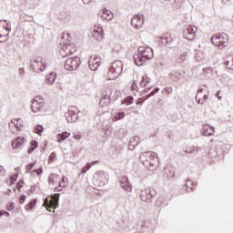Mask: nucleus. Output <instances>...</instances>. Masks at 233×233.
<instances>
[{
    "label": "nucleus",
    "instance_id": "f257e3e1",
    "mask_svg": "<svg viewBox=\"0 0 233 233\" xmlns=\"http://www.w3.org/2000/svg\"><path fill=\"white\" fill-rule=\"evenodd\" d=\"M48 183L52 187H55L56 192H61L62 188H65L68 185V178L57 174H51L48 178Z\"/></svg>",
    "mask_w": 233,
    "mask_h": 233
},
{
    "label": "nucleus",
    "instance_id": "f03ea898",
    "mask_svg": "<svg viewBox=\"0 0 233 233\" xmlns=\"http://www.w3.org/2000/svg\"><path fill=\"white\" fill-rule=\"evenodd\" d=\"M123 72V62L120 60H116L113 62L112 66L109 67L106 78L108 81H114V79H117L119 75Z\"/></svg>",
    "mask_w": 233,
    "mask_h": 233
},
{
    "label": "nucleus",
    "instance_id": "7ed1b4c3",
    "mask_svg": "<svg viewBox=\"0 0 233 233\" xmlns=\"http://www.w3.org/2000/svg\"><path fill=\"white\" fill-rule=\"evenodd\" d=\"M31 68H33L36 74H41V72L46 70V63L43 57L38 56L31 62Z\"/></svg>",
    "mask_w": 233,
    "mask_h": 233
},
{
    "label": "nucleus",
    "instance_id": "20e7f679",
    "mask_svg": "<svg viewBox=\"0 0 233 233\" xmlns=\"http://www.w3.org/2000/svg\"><path fill=\"white\" fill-rule=\"evenodd\" d=\"M211 43L218 48H223L227 46V43H228V38L225 34H217L211 37Z\"/></svg>",
    "mask_w": 233,
    "mask_h": 233
},
{
    "label": "nucleus",
    "instance_id": "39448f33",
    "mask_svg": "<svg viewBox=\"0 0 233 233\" xmlns=\"http://www.w3.org/2000/svg\"><path fill=\"white\" fill-rule=\"evenodd\" d=\"M59 204V195H53L51 197H47L44 202V205L48 210V212H52L55 208H57V205Z\"/></svg>",
    "mask_w": 233,
    "mask_h": 233
},
{
    "label": "nucleus",
    "instance_id": "423d86ee",
    "mask_svg": "<svg viewBox=\"0 0 233 233\" xmlns=\"http://www.w3.org/2000/svg\"><path fill=\"white\" fill-rule=\"evenodd\" d=\"M77 52V46L76 44H64L59 50V54L62 57H68V56H72V54H76Z\"/></svg>",
    "mask_w": 233,
    "mask_h": 233
},
{
    "label": "nucleus",
    "instance_id": "0eeeda50",
    "mask_svg": "<svg viewBox=\"0 0 233 233\" xmlns=\"http://www.w3.org/2000/svg\"><path fill=\"white\" fill-rule=\"evenodd\" d=\"M45 108V98L41 96H36L32 102L31 110L34 113L41 112Z\"/></svg>",
    "mask_w": 233,
    "mask_h": 233
},
{
    "label": "nucleus",
    "instance_id": "6e6552de",
    "mask_svg": "<svg viewBox=\"0 0 233 233\" xmlns=\"http://www.w3.org/2000/svg\"><path fill=\"white\" fill-rule=\"evenodd\" d=\"M79 65H81V58L75 56L66 60L65 68L69 71L77 70V68H79Z\"/></svg>",
    "mask_w": 233,
    "mask_h": 233
},
{
    "label": "nucleus",
    "instance_id": "1a4fd4ad",
    "mask_svg": "<svg viewBox=\"0 0 233 233\" xmlns=\"http://www.w3.org/2000/svg\"><path fill=\"white\" fill-rule=\"evenodd\" d=\"M91 34L92 37L96 39V41H103L105 37V31L103 30V26L99 24H96L92 28H91Z\"/></svg>",
    "mask_w": 233,
    "mask_h": 233
},
{
    "label": "nucleus",
    "instance_id": "9d476101",
    "mask_svg": "<svg viewBox=\"0 0 233 233\" xmlns=\"http://www.w3.org/2000/svg\"><path fill=\"white\" fill-rule=\"evenodd\" d=\"M106 181V174L103 171L96 172L93 177V185H95V187H105Z\"/></svg>",
    "mask_w": 233,
    "mask_h": 233
},
{
    "label": "nucleus",
    "instance_id": "9b49d317",
    "mask_svg": "<svg viewBox=\"0 0 233 233\" xmlns=\"http://www.w3.org/2000/svg\"><path fill=\"white\" fill-rule=\"evenodd\" d=\"M77 112H79L77 106H71L68 107V111L66 113L67 123H76L77 121Z\"/></svg>",
    "mask_w": 233,
    "mask_h": 233
},
{
    "label": "nucleus",
    "instance_id": "f8f14e48",
    "mask_svg": "<svg viewBox=\"0 0 233 233\" xmlns=\"http://www.w3.org/2000/svg\"><path fill=\"white\" fill-rule=\"evenodd\" d=\"M137 52L148 61H150V59H154V50H152L151 47L141 46L138 47Z\"/></svg>",
    "mask_w": 233,
    "mask_h": 233
},
{
    "label": "nucleus",
    "instance_id": "ddd939ff",
    "mask_svg": "<svg viewBox=\"0 0 233 233\" xmlns=\"http://www.w3.org/2000/svg\"><path fill=\"white\" fill-rule=\"evenodd\" d=\"M110 89H106L102 93V98L100 99L99 102V106L100 108H106V106H110V94H111Z\"/></svg>",
    "mask_w": 233,
    "mask_h": 233
},
{
    "label": "nucleus",
    "instance_id": "4468645a",
    "mask_svg": "<svg viewBox=\"0 0 233 233\" xmlns=\"http://www.w3.org/2000/svg\"><path fill=\"white\" fill-rule=\"evenodd\" d=\"M88 63L90 70L96 71L98 66H101V56L93 55L90 56Z\"/></svg>",
    "mask_w": 233,
    "mask_h": 233
},
{
    "label": "nucleus",
    "instance_id": "2eb2a0df",
    "mask_svg": "<svg viewBox=\"0 0 233 233\" xmlns=\"http://www.w3.org/2000/svg\"><path fill=\"white\" fill-rule=\"evenodd\" d=\"M196 34H198V27L195 25H189L187 30L184 31V35L188 41L196 39Z\"/></svg>",
    "mask_w": 233,
    "mask_h": 233
},
{
    "label": "nucleus",
    "instance_id": "dca6fc26",
    "mask_svg": "<svg viewBox=\"0 0 233 233\" xmlns=\"http://www.w3.org/2000/svg\"><path fill=\"white\" fill-rule=\"evenodd\" d=\"M145 23V18L143 17V15H135L131 19V25L134 26V28H142L143 25Z\"/></svg>",
    "mask_w": 233,
    "mask_h": 233
},
{
    "label": "nucleus",
    "instance_id": "f3484780",
    "mask_svg": "<svg viewBox=\"0 0 233 233\" xmlns=\"http://www.w3.org/2000/svg\"><path fill=\"white\" fill-rule=\"evenodd\" d=\"M26 172L32 174L33 176H41L43 174V168L35 167V163L28 164L26 167Z\"/></svg>",
    "mask_w": 233,
    "mask_h": 233
},
{
    "label": "nucleus",
    "instance_id": "a211bd4d",
    "mask_svg": "<svg viewBox=\"0 0 233 233\" xmlns=\"http://www.w3.org/2000/svg\"><path fill=\"white\" fill-rule=\"evenodd\" d=\"M134 61L137 66H143V65L148 61V58H145L144 56L140 55V53H137V55L134 56Z\"/></svg>",
    "mask_w": 233,
    "mask_h": 233
},
{
    "label": "nucleus",
    "instance_id": "6ab92c4d",
    "mask_svg": "<svg viewBox=\"0 0 233 233\" xmlns=\"http://www.w3.org/2000/svg\"><path fill=\"white\" fill-rule=\"evenodd\" d=\"M120 187L124 188V190H127V192H132V186H130V183L128 182V177H122L120 178Z\"/></svg>",
    "mask_w": 233,
    "mask_h": 233
},
{
    "label": "nucleus",
    "instance_id": "aec40b11",
    "mask_svg": "<svg viewBox=\"0 0 233 233\" xmlns=\"http://www.w3.org/2000/svg\"><path fill=\"white\" fill-rule=\"evenodd\" d=\"M25 139L24 137H18L14 139L11 143L12 148H19L20 147H23V145H25Z\"/></svg>",
    "mask_w": 233,
    "mask_h": 233
},
{
    "label": "nucleus",
    "instance_id": "412c9836",
    "mask_svg": "<svg viewBox=\"0 0 233 233\" xmlns=\"http://www.w3.org/2000/svg\"><path fill=\"white\" fill-rule=\"evenodd\" d=\"M140 198L145 201L146 203H148L150 199H152V195L150 194V189H144L140 193Z\"/></svg>",
    "mask_w": 233,
    "mask_h": 233
},
{
    "label": "nucleus",
    "instance_id": "4be33fe9",
    "mask_svg": "<svg viewBox=\"0 0 233 233\" xmlns=\"http://www.w3.org/2000/svg\"><path fill=\"white\" fill-rule=\"evenodd\" d=\"M102 19L105 21H112L114 17V14L111 13L110 10L107 9H102V15H101Z\"/></svg>",
    "mask_w": 233,
    "mask_h": 233
},
{
    "label": "nucleus",
    "instance_id": "5701e85b",
    "mask_svg": "<svg viewBox=\"0 0 233 233\" xmlns=\"http://www.w3.org/2000/svg\"><path fill=\"white\" fill-rule=\"evenodd\" d=\"M11 123L15 127L16 130H21L25 127L23 118H15L11 120Z\"/></svg>",
    "mask_w": 233,
    "mask_h": 233
},
{
    "label": "nucleus",
    "instance_id": "b1692460",
    "mask_svg": "<svg viewBox=\"0 0 233 233\" xmlns=\"http://www.w3.org/2000/svg\"><path fill=\"white\" fill-rule=\"evenodd\" d=\"M207 99H208V96L203 95L202 92L198 93L196 96V101H198V105H203Z\"/></svg>",
    "mask_w": 233,
    "mask_h": 233
},
{
    "label": "nucleus",
    "instance_id": "393cba45",
    "mask_svg": "<svg viewBox=\"0 0 233 233\" xmlns=\"http://www.w3.org/2000/svg\"><path fill=\"white\" fill-rule=\"evenodd\" d=\"M56 77H57V75L55 72H52L46 76V81L48 83V85H54L56 81Z\"/></svg>",
    "mask_w": 233,
    "mask_h": 233
},
{
    "label": "nucleus",
    "instance_id": "a878e982",
    "mask_svg": "<svg viewBox=\"0 0 233 233\" xmlns=\"http://www.w3.org/2000/svg\"><path fill=\"white\" fill-rule=\"evenodd\" d=\"M70 137V133L64 131L57 135V142L61 143V141H65V139H68Z\"/></svg>",
    "mask_w": 233,
    "mask_h": 233
},
{
    "label": "nucleus",
    "instance_id": "bb28decb",
    "mask_svg": "<svg viewBox=\"0 0 233 233\" xmlns=\"http://www.w3.org/2000/svg\"><path fill=\"white\" fill-rule=\"evenodd\" d=\"M162 43H164V41H166L165 43L167 45H171L173 39H172V35H170V33H166L163 35V36L161 37Z\"/></svg>",
    "mask_w": 233,
    "mask_h": 233
},
{
    "label": "nucleus",
    "instance_id": "cd10ccee",
    "mask_svg": "<svg viewBox=\"0 0 233 233\" xmlns=\"http://www.w3.org/2000/svg\"><path fill=\"white\" fill-rule=\"evenodd\" d=\"M225 66L228 70H233V56H227Z\"/></svg>",
    "mask_w": 233,
    "mask_h": 233
},
{
    "label": "nucleus",
    "instance_id": "c85d7f7f",
    "mask_svg": "<svg viewBox=\"0 0 233 233\" xmlns=\"http://www.w3.org/2000/svg\"><path fill=\"white\" fill-rule=\"evenodd\" d=\"M97 163H99V161L97 160L93 161L91 163H87L86 166L82 169L81 174H86V171L90 170V168H92L94 165H97Z\"/></svg>",
    "mask_w": 233,
    "mask_h": 233
},
{
    "label": "nucleus",
    "instance_id": "c756f323",
    "mask_svg": "<svg viewBox=\"0 0 233 233\" xmlns=\"http://www.w3.org/2000/svg\"><path fill=\"white\" fill-rule=\"evenodd\" d=\"M214 127H210L208 126L204 127V136H214Z\"/></svg>",
    "mask_w": 233,
    "mask_h": 233
},
{
    "label": "nucleus",
    "instance_id": "7c9ffc66",
    "mask_svg": "<svg viewBox=\"0 0 233 233\" xmlns=\"http://www.w3.org/2000/svg\"><path fill=\"white\" fill-rule=\"evenodd\" d=\"M39 147V143H37V141L35 140H32L30 142V147L28 149V154H32V152H34V150H35V148H37Z\"/></svg>",
    "mask_w": 233,
    "mask_h": 233
},
{
    "label": "nucleus",
    "instance_id": "2f4dec72",
    "mask_svg": "<svg viewBox=\"0 0 233 233\" xmlns=\"http://www.w3.org/2000/svg\"><path fill=\"white\" fill-rule=\"evenodd\" d=\"M18 176H19V167H17V168L15 169V174H13V175L10 177V182H9V184H10V185H14V181H17Z\"/></svg>",
    "mask_w": 233,
    "mask_h": 233
},
{
    "label": "nucleus",
    "instance_id": "473e14b6",
    "mask_svg": "<svg viewBox=\"0 0 233 233\" xmlns=\"http://www.w3.org/2000/svg\"><path fill=\"white\" fill-rule=\"evenodd\" d=\"M35 205H37V198H35L33 201L29 202L25 207V210L28 212L30 210H32V208H34V207H35Z\"/></svg>",
    "mask_w": 233,
    "mask_h": 233
},
{
    "label": "nucleus",
    "instance_id": "72a5a7b5",
    "mask_svg": "<svg viewBox=\"0 0 233 233\" xmlns=\"http://www.w3.org/2000/svg\"><path fill=\"white\" fill-rule=\"evenodd\" d=\"M125 118V112H120V113H116L114 116H113V121H119V119H124Z\"/></svg>",
    "mask_w": 233,
    "mask_h": 233
},
{
    "label": "nucleus",
    "instance_id": "f704fd0d",
    "mask_svg": "<svg viewBox=\"0 0 233 233\" xmlns=\"http://www.w3.org/2000/svg\"><path fill=\"white\" fill-rule=\"evenodd\" d=\"M149 81H150V78H148V76H142L140 86L145 87L148 85Z\"/></svg>",
    "mask_w": 233,
    "mask_h": 233
},
{
    "label": "nucleus",
    "instance_id": "c9c22d12",
    "mask_svg": "<svg viewBox=\"0 0 233 233\" xmlns=\"http://www.w3.org/2000/svg\"><path fill=\"white\" fill-rule=\"evenodd\" d=\"M56 160H57V155L56 154V152H52L49 156L48 163H54Z\"/></svg>",
    "mask_w": 233,
    "mask_h": 233
},
{
    "label": "nucleus",
    "instance_id": "e433bc0d",
    "mask_svg": "<svg viewBox=\"0 0 233 233\" xmlns=\"http://www.w3.org/2000/svg\"><path fill=\"white\" fill-rule=\"evenodd\" d=\"M187 61V54H183L177 58V63L181 64Z\"/></svg>",
    "mask_w": 233,
    "mask_h": 233
},
{
    "label": "nucleus",
    "instance_id": "4c0bfd02",
    "mask_svg": "<svg viewBox=\"0 0 233 233\" xmlns=\"http://www.w3.org/2000/svg\"><path fill=\"white\" fill-rule=\"evenodd\" d=\"M124 105H132L134 103V97L132 96H127L124 99L122 102Z\"/></svg>",
    "mask_w": 233,
    "mask_h": 233
},
{
    "label": "nucleus",
    "instance_id": "58836bf2",
    "mask_svg": "<svg viewBox=\"0 0 233 233\" xmlns=\"http://www.w3.org/2000/svg\"><path fill=\"white\" fill-rule=\"evenodd\" d=\"M186 186L189 190H194V188H196V183H193L191 180H187Z\"/></svg>",
    "mask_w": 233,
    "mask_h": 233
},
{
    "label": "nucleus",
    "instance_id": "ea45409f",
    "mask_svg": "<svg viewBox=\"0 0 233 233\" xmlns=\"http://www.w3.org/2000/svg\"><path fill=\"white\" fill-rule=\"evenodd\" d=\"M43 130H44L43 126H37L35 128V134H38V136H41V134H43Z\"/></svg>",
    "mask_w": 233,
    "mask_h": 233
},
{
    "label": "nucleus",
    "instance_id": "a19ab883",
    "mask_svg": "<svg viewBox=\"0 0 233 233\" xmlns=\"http://www.w3.org/2000/svg\"><path fill=\"white\" fill-rule=\"evenodd\" d=\"M131 90H133V92H137L139 90V87L137 86V84H136V82L132 83Z\"/></svg>",
    "mask_w": 233,
    "mask_h": 233
},
{
    "label": "nucleus",
    "instance_id": "79ce46f5",
    "mask_svg": "<svg viewBox=\"0 0 233 233\" xmlns=\"http://www.w3.org/2000/svg\"><path fill=\"white\" fill-rule=\"evenodd\" d=\"M23 185H25V182L23 180H20L16 184L15 188H17L18 190H21V188H23Z\"/></svg>",
    "mask_w": 233,
    "mask_h": 233
},
{
    "label": "nucleus",
    "instance_id": "37998d69",
    "mask_svg": "<svg viewBox=\"0 0 233 233\" xmlns=\"http://www.w3.org/2000/svg\"><path fill=\"white\" fill-rule=\"evenodd\" d=\"M15 206H14V202H9L6 204V210H14Z\"/></svg>",
    "mask_w": 233,
    "mask_h": 233
},
{
    "label": "nucleus",
    "instance_id": "c03bdc74",
    "mask_svg": "<svg viewBox=\"0 0 233 233\" xmlns=\"http://www.w3.org/2000/svg\"><path fill=\"white\" fill-rule=\"evenodd\" d=\"M18 201H19L20 205H23V203H25V201H26V196H25V195L20 196Z\"/></svg>",
    "mask_w": 233,
    "mask_h": 233
},
{
    "label": "nucleus",
    "instance_id": "a18cd8bd",
    "mask_svg": "<svg viewBox=\"0 0 233 233\" xmlns=\"http://www.w3.org/2000/svg\"><path fill=\"white\" fill-rule=\"evenodd\" d=\"M203 72H204V74H212V67H210V66L205 67V68H203Z\"/></svg>",
    "mask_w": 233,
    "mask_h": 233
},
{
    "label": "nucleus",
    "instance_id": "49530a36",
    "mask_svg": "<svg viewBox=\"0 0 233 233\" xmlns=\"http://www.w3.org/2000/svg\"><path fill=\"white\" fill-rule=\"evenodd\" d=\"M5 173H6V171L5 170V167L0 166V176H5Z\"/></svg>",
    "mask_w": 233,
    "mask_h": 233
},
{
    "label": "nucleus",
    "instance_id": "de8ad7c7",
    "mask_svg": "<svg viewBox=\"0 0 233 233\" xmlns=\"http://www.w3.org/2000/svg\"><path fill=\"white\" fill-rule=\"evenodd\" d=\"M0 216H6V217H8V216H10V214L8 212H6V211H0Z\"/></svg>",
    "mask_w": 233,
    "mask_h": 233
},
{
    "label": "nucleus",
    "instance_id": "09e8293b",
    "mask_svg": "<svg viewBox=\"0 0 233 233\" xmlns=\"http://www.w3.org/2000/svg\"><path fill=\"white\" fill-rule=\"evenodd\" d=\"M81 135L80 134H76V135H75L74 136V139H76V140H79V139H81Z\"/></svg>",
    "mask_w": 233,
    "mask_h": 233
},
{
    "label": "nucleus",
    "instance_id": "8fccbe9b",
    "mask_svg": "<svg viewBox=\"0 0 233 233\" xmlns=\"http://www.w3.org/2000/svg\"><path fill=\"white\" fill-rule=\"evenodd\" d=\"M23 74H25V68H20L19 69V75L23 76Z\"/></svg>",
    "mask_w": 233,
    "mask_h": 233
},
{
    "label": "nucleus",
    "instance_id": "3c124183",
    "mask_svg": "<svg viewBox=\"0 0 233 233\" xmlns=\"http://www.w3.org/2000/svg\"><path fill=\"white\" fill-rule=\"evenodd\" d=\"M1 32H3V28H1L0 27V39H1V37H6V35H3V34H1Z\"/></svg>",
    "mask_w": 233,
    "mask_h": 233
},
{
    "label": "nucleus",
    "instance_id": "603ef678",
    "mask_svg": "<svg viewBox=\"0 0 233 233\" xmlns=\"http://www.w3.org/2000/svg\"><path fill=\"white\" fill-rule=\"evenodd\" d=\"M83 3H84V5H88V3H90V1L89 0H83Z\"/></svg>",
    "mask_w": 233,
    "mask_h": 233
},
{
    "label": "nucleus",
    "instance_id": "864d4df0",
    "mask_svg": "<svg viewBox=\"0 0 233 233\" xmlns=\"http://www.w3.org/2000/svg\"><path fill=\"white\" fill-rule=\"evenodd\" d=\"M187 154H192V150H186Z\"/></svg>",
    "mask_w": 233,
    "mask_h": 233
},
{
    "label": "nucleus",
    "instance_id": "5fc2aeb1",
    "mask_svg": "<svg viewBox=\"0 0 233 233\" xmlns=\"http://www.w3.org/2000/svg\"><path fill=\"white\" fill-rule=\"evenodd\" d=\"M151 96H154V91L151 92Z\"/></svg>",
    "mask_w": 233,
    "mask_h": 233
},
{
    "label": "nucleus",
    "instance_id": "6e6d98bb",
    "mask_svg": "<svg viewBox=\"0 0 233 233\" xmlns=\"http://www.w3.org/2000/svg\"><path fill=\"white\" fill-rule=\"evenodd\" d=\"M151 95L147 96V97H150Z\"/></svg>",
    "mask_w": 233,
    "mask_h": 233
}]
</instances>
